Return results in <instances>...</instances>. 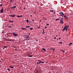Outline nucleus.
<instances>
[{
  "instance_id": "obj_1",
  "label": "nucleus",
  "mask_w": 73,
  "mask_h": 73,
  "mask_svg": "<svg viewBox=\"0 0 73 73\" xmlns=\"http://www.w3.org/2000/svg\"><path fill=\"white\" fill-rule=\"evenodd\" d=\"M59 15H60V16H62L63 18V17H64V13L62 12H60L59 13Z\"/></svg>"
},
{
  "instance_id": "obj_2",
  "label": "nucleus",
  "mask_w": 73,
  "mask_h": 73,
  "mask_svg": "<svg viewBox=\"0 0 73 73\" xmlns=\"http://www.w3.org/2000/svg\"><path fill=\"white\" fill-rule=\"evenodd\" d=\"M68 29V28H67V27H66V26H65L64 28V29H63V31H65V30H66V29Z\"/></svg>"
},
{
  "instance_id": "obj_3",
  "label": "nucleus",
  "mask_w": 73,
  "mask_h": 73,
  "mask_svg": "<svg viewBox=\"0 0 73 73\" xmlns=\"http://www.w3.org/2000/svg\"><path fill=\"white\" fill-rule=\"evenodd\" d=\"M13 35L14 36H18L17 34L15 33H13Z\"/></svg>"
},
{
  "instance_id": "obj_4",
  "label": "nucleus",
  "mask_w": 73,
  "mask_h": 73,
  "mask_svg": "<svg viewBox=\"0 0 73 73\" xmlns=\"http://www.w3.org/2000/svg\"><path fill=\"white\" fill-rule=\"evenodd\" d=\"M4 9L3 8H2L1 9V11H0V13H3V11Z\"/></svg>"
},
{
  "instance_id": "obj_5",
  "label": "nucleus",
  "mask_w": 73,
  "mask_h": 73,
  "mask_svg": "<svg viewBox=\"0 0 73 73\" xmlns=\"http://www.w3.org/2000/svg\"><path fill=\"white\" fill-rule=\"evenodd\" d=\"M9 16H11V17H15V15L14 14L13 15H9Z\"/></svg>"
},
{
  "instance_id": "obj_6",
  "label": "nucleus",
  "mask_w": 73,
  "mask_h": 73,
  "mask_svg": "<svg viewBox=\"0 0 73 73\" xmlns=\"http://www.w3.org/2000/svg\"><path fill=\"white\" fill-rule=\"evenodd\" d=\"M25 36H26L25 37V38H29V36L28 35H25Z\"/></svg>"
},
{
  "instance_id": "obj_7",
  "label": "nucleus",
  "mask_w": 73,
  "mask_h": 73,
  "mask_svg": "<svg viewBox=\"0 0 73 73\" xmlns=\"http://www.w3.org/2000/svg\"><path fill=\"white\" fill-rule=\"evenodd\" d=\"M21 29L22 30H27V29L24 28H22Z\"/></svg>"
},
{
  "instance_id": "obj_8",
  "label": "nucleus",
  "mask_w": 73,
  "mask_h": 73,
  "mask_svg": "<svg viewBox=\"0 0 73 73\" xmlns=\"http://www.w3.org/2000/svg\"><path fill=\"white\" fill-rule=\"evenodd\" d=\"M17 17H23V16L21 15H20V16H19V15H17Z\"/></svg>"
},
{
  "instance_id": "obj_9",
  "label": "nucleus",
  "mask_w": 73,
  "mask_h": 73,
  "mask_svg": "<svg viewBox=\"0 0 73 73\" xmlns=\"http://www.w3.org/2000/svg\"><path fill=\"white\" fill-rule=\"evenodd\" d=\"M60 23H61V24H63L64 23V21H60Z\"/></svg>"
},
{
  "instance_id": "obj_10",
  "label": "nucleus",
  "mask_w": 73,
  "mask_h": 73,
  "mask_svg": "<svg viewBox=\"0 0 73 73\" xmlns=\"http://www.w3.org/2000/svg\"><path fill=\"white\" fill-rule=\"evenodd\" d=\"M42 50H44V52H46V50L45 49V48H42Z\"/></svg>"
},
{
  "instance_id": "obj_11",
  "label": "nucleus",
  "mask_w": 73,
  "mask_h": 73,
  "mask_svg": "<svg viewBox=\"0 0 73 73\" xmlns=\"http://www.w3.org/2000/svg\"><path fill=\"white\" fill-rule=\"evenodd\" d=\"M33 27H31V28H30V30L31 31H32L33 30Z\"/></svg>"
},
{
  "instance_id": "obj_12",
  "label": "nucleus",
  "mask_w": 73,
  "mask_h": 73,
  "mask_svg": "<svg viewBox=\"0 0 73 73\" xmlns=\"http://www.w3.org/2000/svg\"><path fill=\"white\" fill-rule=\"evenodd\" d=\"M11 9H15V7L14 6H13L11 8Z\"/></svg>"
},
{
  "instance_id": "obj_13",
  "label": "nucleus",
  "mask_w": 73,
  "mask_h": 73,
  "mask_svg": "<svg viewBox=\"0 0 73 73\" xmlns=\"http://www.w3.org/2000/svg\"><path fill=\"white\" fill-rule=\"evenodd\" d=\"M63 20H64V19H63V17L62 18H61V19H60V21H63Z\"/></svg>"
},
{
  "instance_id": "obj_14",
  "label": "nucleus",
  "mask_w": 73,
  "mask_h": 73,
  "mask_svg": "<svg viewBox=\"0 0 73 73\" xmlns=\"http://www.w3.org/2000/svg\"><path fill=\"white\" fill-rule=\"evenodd\" d=\"M9 22H10V23H13V21H11L10 20H9Z\"/></svg>"
},
{
  "instance_id": "obj_15",
  "label": "nucleus",
  "mask_w": 73,
  "mask_h": 73,
  "mask_svg": "<svg viewBox=\"0 0 73 73\" xmlns=\"http://www.w3.org/2000/svg\"><path fill=\"white\" fill-rule=\"evenodd\" d=\"M64 18H66L67 17L66 15H65L64 16Z\"/></svg>"
},
{
  "instance_id": "obj_16",
  "label": "nucleus",
  "mask_w": 73,
  "mask_h": 73,
  "mask_svg": "<svg viewBox=\"0 0 73 73\" xmlns=\"http://www.w3.org/2000/svg\"><path fill=\"white\" fill-rule=\"evenodd\" d=\"M9 67L11 68H14V66H10Z\"/></svg>"
},
{
  "instance_id": "obj_17",
  "label": "nucleus",
  "mask_w": 73,
  "mask_h": 73,
  "mask_svg": "<svg viewBox=\"0 0 73 73\" xmlns=\"http://www.w3.org/2000/svg\"><path fill=\"white\" fill-rule=\"evenodd\" d=\"M28 57H33V56L32 55H30V56H28Z\"/></svg>"
},
{
  "instance_id": "obj_18",
  "label": "nucleus",
  "mask_w": 73,
  "mask_h": 73,
  "mask_svg": "<svg viewBox=\"0 0 73 73\" xmlns=\"http://www.w3.org/2000/svg\"><path fill=\"white\" fill-rule=\"evenodd\" d=\"M26 27L27 28H29V27L30 28L31 27L30 26H26Z\"/></svg>"
},
{
  "instance_id": "obj_19",
  "label": "nucleus",
  "mask_w": 73,
  "mask_h": 73,
  "mask_svg": "<svg viewBox=\"0 0 73 73\" xmlns=\"http://www.w3.org/2000/svg\"><path fill=\"white\" fill-rule=\"evenodd\" d=\"M67 28H69V25H68L67 26H66V25L65 26Z\"/></svg>"
},
{
  "instance_id": "obj_20",
  "label": "nucleus",
  "mask_w": 73,
  "mask_h": 73,
  "mask_svg": "<svg viewBox=\"0 0 73 73\" xmlns=\"http://www.w3.org/2000/svg\"><path fill=\"white\" fill-rule=\"evenodd\" d=\"M3 47L4 48H7V46H3Z\"/></svg>"
},
{
  "instance_id": "obj_21",
  "label": "nucleus",
  "mask_w": 73,
  "mask_h": 73,
  "mask_svg": "<svg viewBox=\"0 0 73 73\" xmlns=\"http://www.w3.org/2000/svg\"><path fill=\"white\" fill-rule=\"evenodd\" d=\"M50 12H52V13H53V12H54V11H53V10H50Z\"/></svg>"
},
{
  "instance_id": "obj_22",
  "label": "nucleus",
  "mask_w": 73,
  "mask_h": 73,
  "mask_svg": "<svg viewBox=\"0 0 73 73\" xmlns=\"http://www.w3.org/2000/svg\"><path fill=\"white\" fill-rule=\"evenodd\" d=\"M59 19H58V18H57V19H56V21H57V20H59Z\"/></svg>"
},
{
  "instance_id": "obj_23",
  "label": "nucleus",
  "mask_w": 73,
  "mask_h": 73,
  "mask_svg": "<svg viewBox=\"0 0 73 73\" xmlns=\"http://www.w3.org/2000/svg\"><path fill=\"white\" fill-rule=\"evenodd\" d=\"M40 63H44V62H42V61H40Z\"/></svg>"
},
{
  "instance_id": "obj_24",
  "label": "nucleus",
  "mask_w": 73,
  "mask_h": 73,
  "mask_svg": "<svg viewBox=\"0 0 73 73\" xmlns=\"http://www.w3.org/2000/svg\"><path fill=\"white\" fill-rule=\"evenodd\" d=\"M59 44H62V42H59Z\"/></svg>"
},
{
  "instance_id": "obj_25",
  "label": "nucleus",
  "mask_w": 73,
  "mask_h": 73,
  "mask_svg": "<svg viewBox=\"0 0 73 73\" xmlns=\"http://www.w3.org/2000/svg\"><path fill=\"white\" fill-rule=\"evenodd\" d=\"M26 21H27V23H28V22H29L28 20V19H27Z\"/></svg>"
},
{
  "instance_id": "obj_26",
  "label": "nucleus",
  "mask_w": 73,
  "mask_h": 73,
  "mask_svg": "<svg viewBox=\"0 0 73 73\" xmlns=\"http://www.w3.org/2000/svg\"><path fill=\"white\" fill-rule=\"evenodd\" d=\"M31 39V38L29 39H26V40H30Z\"/></svg>"
},
{
  "instance_id": "obj_27",
  "label": "nucleus",
  "mask_w": 73,
  "mask_h": 73,
  "mask_svg": "<svg viewBox=\"0 0 73 73\" xmlns=\"http://www.w3.org/2000/svg\"><path fill=\"white\" fill-rule=\"evenodd\" d=\"M3 5V4H0V7H1Z\"/></svg>"
},
{
  "instance_id": "obj_28",
  "label": "nucleus",
  "mask_w": 73,
  "mask_h": 73,
  "mask_svg": "<svg viewBox=\"0 0 73 73\" xmlns=\"http://www.w3.org/2000/svg\"><path fill=\"white\" fill-rule=\"evenodd\" d=\"M7 70H8L9 71V72H10V70H9V68H8L7 69Z\"/></svg>"
},
{
  "instance_id": "obj_29",
  "label": "nucleus",
  "mask_w": 73,
  "mask_h": 73,
  "mask_svg": "<svg viewBox=\"0 0 73 73\" xmlns=\"http://www.w3.org/2000/svg\"><path fill=\"white\" fill-rule=\"evenodd\" d=\"M8 28H11V26H9V27H7Z\"/></svg>"
},
{
  "instance_id": "obj_30",
  "label": "nucleus",
  "mask_w": 73,
  "mask_h": 73,
  "mask_svg": "<svg viewBox=\"0 0 73 73\" xmlns=\"http://www.w3.org/2000/svg\"><path fill=\"white\" fill-rule=\"evenodd\" d=\"M12 1H13V0H11L10 1V3H11Z\"/></svg>"
},
{
  "instance_id": "obj_31",
  "label": "nucleus",
  "mask_w": 73,
  "mask_h": 73,
  "mask_svg": "<svg viewBox=\"0 0 73 73\" xmlns=\"http://www.w3.org/2000/svg\"><path fill=\"white\" fill-rule=\"evenodd\" d=\"M30 35V33H29V35H27L29 36Z\"/></svg>"
},
{
  "instance_id": "obj_32",
  "label": "nucleus",
  "mask_w": 73,
  "mask_h": 73,
  "mask_svg": "<svg viewBox=\"0 0 73 73\" xmlns=\"http://www.w3.org/2000/svg\"><path fill=\"white\" fill-rule=\"evenodd\" d=\"M62 52H65V51H64L63 50H62Z\"/></svg>"
},
{
  "instance_id": "obj_33",
  "label": "nucleus",
  "mask_w": 73,
  "mask_h": 73,
  "mask_svg": "<svg viewBox=\"0 0 73 73\" xmlns=\"http://www.w3.org/2000/svg\"><path fill=\"white\" fill-rule=\"evenodd\" d=\"M38 70L37 72H36V73H38Z\"/></svg>"
},
{
  "instance_id": "obj_34",
  "label": "nucleus",
  "mask_w": 73,
  "mask_h": 73,
  "mask_svg": "<svg viewBox=\"0 0 73 73\" xmlns=\"http://www.w3.org/2000/svg\"><path fill=\"white\" fill-rule=\"evenodd\" d=\"M65 19L66 20H68V18L67 17Z\"/></svg>"
},
{
  "instance_id": "obj_35",
  "label": "nucleus",
  "mask_w": 73,
  "mask_h": 73,
  "mask_svg": "<svg viewBox=\"0 0 73 73\" xmlns=\"http://www.w3.org/2000/svg\"><path fill=\"white\" fill-rule=\"evenodd\" d=\"M14 8H16V6H14Z\"/></svg>"
},
{
  "instance_id": "obj_36",
  "label": "nucleus",
  "mask_w": 73,
  "mask_h": 73,
  "mask_svg": "<svg viewBox=\"0 0 73 73\" xmlns=\"http://www.w3.org/2000/svg\"><path fill=\"white\" fill-rule=\"evenodd\" d=\"M70 45H72V43H70Z\"/></svg>"
},
{
  "instance_id": "obj_37",
  "label": "nucleus",
  "mask_w": 73,
  "mask_h": 73,
  "mask_svg": "<svg viewBox=\"0 0 73 73\" xmlns=\"http://www.w3.org/2000/svg\"><path fill=\"white\" fill-rule=\"evenodd\" d=\"M47 28V27L46 26H45V27L44 28L45 29H46Z\"/></svg>"
},
{
  "instance_id": "obj_38",
  "label": "nucleus",
  "mask_w": 73,
  "mask_h": 73,
  "mask_svg": "<svg viewBox=\"0 0 73 73\" xmlns=\"http://www.w3.org/2000/svg\"><path fill=\"white\" fill-rule=\"evenodd\" d=\"M46 25H49V24H48V23H47L46 24Z\"/></svg>"
},
{
  "instance_id": "obj_39",
  "label": "nucleus",
  "mask_w": 73,
  "mask_h": 73,
  "mask_svg": "<svg viewBox=\"0 0 73 73\" xmlns=\"http://www.w3.org/2000/svg\"><path fill=\"white\" fill-rule=\"evenodd\" d=\"M68 29H66V31H68Z\"/></svg>"
},
{
  "instance_id": "obj_40",
  "label": "nucleus",
  "mask_w": 73,
  "mask_h": 73,
  "mask_svg": "<svg viewBox=\"0 0 73 73\" xmlns=\"http://www.w3.org/2000/svg\"><path fill=\"white\" fill-rule=\"evenodd\" d=\"M40 27L39 26V27H38V29H40Z\"/></svg>"
},
{
  "instance_id": "obj_41",
  "label": "nucleus",
  "mask_w": 73,
  "mask_h": 73,
  "mask_svg": "<svg viewBox=\"0 0 73 73\" xmlns=\"http://www.w3.org/2000/svg\"><path fill=\"white\" fill-rule=\"evenodd\" d=\"M40 64V62H39V64Z\"/></svg>"
},
{
  "instance_id": "obj_42",
  "label": "nucleus",
  "mask_w": 73,
  "mask_h": 73,
  "mask_svg": "<svg viewBox=\"0 0 73 73\" xmlns=\"http://www.w3.org/2000/svg\"><path fill=\"white\" fill-rule=\"evenodd\" d=\"M68 45H69V46H70V44H68Z\"/></svg>"
},
{
  "instance_id": "obj_43",
  "label": "nucleus",
  "mask_w": 73,
  "mask_h": 73,
  "mask_svg": "<svg viewBox=\"0 0 73 73\" xmlns=\"http://www.w3.org/2000/svg\"><path fill=\"white\" fill-rule=\"evenodd\" d=\"M37 64H39V63H38V62H37Z\"/></svg>"
},
{
  "instance_id": "obj_44",
  "label": "nucleus",
  "mask_w": 73,
  "mask_h": 73,
  "mask_svg": "<svg viewBox=\"0 0 73 73\" xmlns=\"http://www.w3.org/2000/svg\"><path fill=\"white\" fill-rule=\"evenodd\" d=\"M59 39H61V38H59Z\"/></svg>"
},
{
  "instance_id": "obj_45",
  "label": "nucleus",
  "mask_w": 73,
  "mask_h": 73,
  "mask_svg": "<svg viewBox=\"0 0 73 73\" xmlns=\"http://www.w3.org/2000/svg\"><path fill=\"white\" fill-rule=\"evenodd\" d=\"M34 13H35H35H36V12L35 11Z\"/></svg>"
},
{
  "instance_id": "obj_46",
  "label": "nucleus",
  "mask_w": 73,
  "mask_h": 73,
  "mask_svg": "<svg viewBox=\"0 0 73 73\" xmlns=\"http://www.w3.org/2000/svg\"><path fill=\"white\" fill-rule=\"evenodd\" d=\"M56 37H55L54 38V39H56Z\"/></svg>"
},
{
  "instance_id": "obj_47",
  "label": "nucleus",
  "mask_w": 73,
  "mask_h": 73,
  "mask_svg": "<svg viewBox=\"0 0 73 73\" xmlns=\"http://www.w3.org/2000/svg\"><path fill=\"white\" fill-rule=\"evenodd\" d=\"M44 19H45V20H46V19L45 18H44Z\"/></svg>"
},
{
  "instance_id": "obj_48",
  "label": "nucleus",
  "mask_w": 73,
  "mask_h": 73,
  "mask_svg": "<svg viewBox=\"0 0 73 73\" xmlns=\"http://www.w3.org/2000/svg\"><path fill=\"white\" fill-rule=\"evenodd\" d=\"M24 9H25V7H24Z\"/></svg>"
},
{
  "instance_id": "obj_49",
  "label": "nucleus",
  "mask_w": 73,
  "mask_h": 73,
  "mask_svg": "<svg viewBox=\"0 0 73 73\" xmlns=\"http://www.w3.org/2000/svg\"><path fill=\"white\" fill-rule=\"evenodd\" d=\"M40 22H41V20H40Z\"/></svg>"
},
{
  "instance_id": "obj_50",
  "label": "nucleus",
  "mask_w": 73,
  "mask_h": 73,
  "mask_svg": "<svg viewBox=\"0 0 73 73\" xmlns=\"http://www.w3.org/2000/svg\"><path fill=\"white\" fill-rule=\"evenodd\" d=\"M33 21H34V20H33V19H32Z\"/></svg>"
},
{
  "instance_id": "obj_51",
  "label": "nucleus",
  "mask_w": 73,
  "mask_h": 73,
  "mask_svg": "<svg viewBox=\"0 0 73 73\" xmlns=\"http://www.w3.org/2000/svg\"><path fill=\"white\" fill-rule=\"evenodd\" d=\"M5 27H7V26H5Z\"/></svg>"
},
{
  "instance_id": "obj_52",
  "label": "nucleus",
  "mask_w": 73,
  "mask_h": 73,
  "mask_svg": "<svg viewBox=\"0 0 73 73\" xmlns=\"http://www.w3.org/2000/svg\"><path fill=\"white\" fill-rule=\"evenodd\" d=\"M20 41H19V43H20Z\"/></svg>"
},
{
  "instance_id": "obj_53",
  "label": "nucleus",
  "mask_w": 73,
  "mask_h": 73,
  "mask_svg": "<svg viewBox=\"0 0 73 73\" xmlns=\"http://www.w3.org/2000/svg\"><path fill=\"white\" fill-rule=\"evenodd\" d=\"M43 33V34H44V33Z\"/></svg>"
},
{
  "instance_id": "obj_54",
  "label": "nucleus",
  "mask_w": 73,
  "mask_h": 73,
  "mask_svg": "<svg viewBox=\"0 0 73 73\" xmlns=\"http://www.w3.org/2000/svg\"><path fill=\"white\" fill-rule=\"evenodd\" d=\"M36 41H38V40H36Z\"/></svg>"
},
{
  "instance_id": "obj_55",
  "label": "nucleus",
  "mask_w": 73,
  "mask_h": 73,
  "mask_svg": "<svg viewBox=\"0 0 73 73\" xmlns=\"http://www.w3.org/2000/svg\"><path fill=\"white\" fill-rule=\"evenodd\" d=\"M52 50H53V52H54V50L53 49Z\"/></svg>"
},
{
  "instance_id": "obj_56",
  "label": "nucleus",
  "mask_w": 73,
  "mask_h": 73,
  "mask_svg": "<svg viewBox=\"0 0 73 73\" xmlns=\"http://www.w3.org/2000/svg\"><path fill=\"white\" fill-rule=\"evenodd\" d=\"M31 17H32V15H31Z\"/></svg>"
},
{
  "instance_id": "obj_57",
  "label": "nucleus",
  "mask_w": 73,
  "mask_h": 73,
  "mask_svg": "<svg viewBox=\"0 0 73 73\" xmlns=\"http://www.w3.org/2000/svg\"><path fill=\"white\" fill-rule=\"evenodd\" d=\"M15 50H17V49H15Z\"/></svg>"
},
{
  "instance_id": "obj_58",
  "label": "nucleus",
  "mask_w": 73,
  "mask_h": 73,
  "mask_svg": "<svg viewBox=\"0 0 73 73\" xmlns=\"http://www.w3.org/2000/svg\"><path fill=\"white\" fill-rule=\"evenodd\" d=\"M10 13H12V12L11 11Z\"/></svg>"
},
{
  "instance_id": "obj_59",
  "label": "nucleus",
  "mask_w": 73,
  "mask_h": 73,
  "mask_svg": "<svg viewBox=\"0 0 73 73\" xmlns=\"http://www.w3.org/2000/svg\"><path fill=\"white\" fill-rule=\"evenodd\" d=\"M32 12H33V11L31 10Z\"/></svg>"
},
{
  "instance_id": "obj_60",
  "label": "nucleus",
  "mask_w": 73,
  "mask_h": 73,
  "mask_svg": "<svg viewBox=\"0 0 73 73\" xmlns=\"http://www.w3.org/2000/svg\"><path fill=\"white\" fill-rule=\"evenodd\" d=\"M56 36H57V37L58 36L57 35H56Z\"/></svg>"
},
{
  "instance_id": "obj_61",
  "label": "nucleus",
  "mask_w": 73,
  "mask_h": 73,
  "mask_svg": "<svg viewBox=\"0 0 73 73\" xmlns=\"http://www.w3.org/2000/svg\"><path fill=\"white\" fill-rule=\"evenodd\" d=\"M4 49V48H3V49Z\"/></svg>"
},
{
  "instance_id": "obj_62",
  "label": "nucleus",
  "mask_w": 73,
  "mask_h": 73,
  "mask_svg": "<svg viewBox=\"0 0 73 73\" xmlns=\"http://www.w3.org/2000/svg\"><path fill=\"white\" fill-rule=\"evenodd\" d=\"M45 38H46V37H45Z\"/></svg>"
},
{
  "instance_id": "obj_63",
  "label": "nucleus",
  "mask_w": 73,
  "mask_h": 73,
  "mask_svg": "<svg viewBox=\"0 0 73 73\" xmlns=\"http://www.w3.org/2000/svg\"><path fill=\"white\" fill-rule=\"evenodd\" d=\"M58 40V39H57V40Z\"/></svg>"
},
{
  "instance_id": "obj_64",
  "label": "nucleus",
  "mask_w": 73,
  "mask_h": 73,
  "mask_svg": "<svg viewBox=\"0 0 73 73\" xmlns=\"http://www.w3.org/2000/svg\"><path fill=\"white\" fill-rule=\"evenodd\" d=\"M54 50H55V49H54Z\"/></svg>"
}]
</instances>
